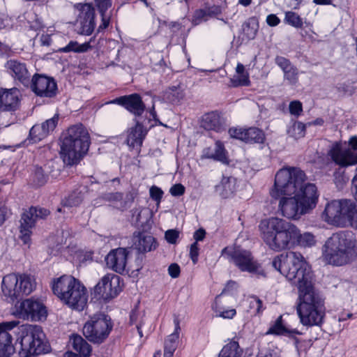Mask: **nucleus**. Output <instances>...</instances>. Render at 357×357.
I'll list each match as a JSON object with an SVG mask.
<instances>
[{"mask_svg": "<svg viewBox=\"0 0 357 357\" xmlns=\"http://www.w3.org/2000/svg\"><path fill=\"white\" fill-rule=\"evenodd\" d=\"M272 266L297 286L296 312L304 326H320L326 314L324 299L316 290L313 275L303 255L290 251L276 256Z\"/></svg>", "mask_w": 357, "mask_h": 357, "instance_id": "obj_1", "label": "nucleus"}, {"mask_svg": "<svg viewBox=\"0 0 357 357\" xmlns=\"http://www.w3.org/2000/svg\"><path fill=\"white\" fill-rule=\"evenodd\" d=\"M305 181V172L298 167H285L275 174L270 195L279 199L278 212L287 219L298 220L317 206V188Z\"/></svg>", "mask_w": 357, "mask_h": 357, "instance_id": "obj_2", "label": "nucleus"}, {"mask_svg": "<svg viewBox=\"0 0 357 357\" xmlns=\"http://www.w3.org/2000/svg\"><path fill=\"white\" fill-rule=\"evenodd\" d=\"M18 324L17 321L0 324V357H10L16 349H19L21 357L48 352L49 346L45 341V333L42 328L37 325L23 326L20 329V338L13 345L11 331Z\"/></svg>", "mask_w": 357, "mask_h": 357, "instance_id": "obj_3", "label": "nucleus"}, {"mask_svg": "<svg viewBox=\"0 0 357 357\" xmlns=\"http://www.w3.org/2000/svg\"><path fill=\"white\" fill-rule=\"evenodd\" d=\"M261 237L268 248L281 252L294 247L296 225L278 217L262 220L259 225Z\"/></svg>", "mask_w": 357, "mask_h": 357, "instance_id": "obj_4", "label": "nucleus"}, {"mask_svg": "<svg viewBox=\"0 0 357 357\" xmlns=\"http://www.w3.org/2000/svg\"><path fill=\"white\" fill-rule=\"evenodd\" d=\"M323 257L335 266L348 264L357 257V241L350 231L333 234L326 241Z\"/></svg>", "mask_w": 357, "mask_h": 357, "instance_id": "obj_5", "label": "nucleus"}, {"mask_svg": "<svg viewBox=\"0 0 357 357\" xmlns=\"http://www.w3.org/2000/svg\"><path fill=\"white\" fill-rule=\"evenodd\" d=\"M52 289L54 295L73 310L82 311L87 304L86 287L72 275H63L54 279Z\"/></svg>", "mask_w": 357, "mask_h": 357, "instance_id": "obj_6", "label": "nucleus"}, {"mask_svg": "<svg viewBox=\"0 0 357 357\" xmlns=\"http://www.w3.org/2000/svg\"><path fill=\"white\" fill-rule=\"evenodd\" d=\"M89 145V134L82 124L70 127L61 146V156L64 163L68 165L77 163L87 153Z\"/></svg>", "mask_w": 357, "mask_h": 357, "instance_id": "obj_7", "label": "nucleus"}, {"mask_svg": "<svg viewBox=\"0 0 357 357\" xmlns=\"http://www.w3.org/2000/svg\"><path fill=\"white\" fill-rule=\"evenodd\" d=\"M36 282L33 277L27 274L10 273L3 278L1 291L8 302L30 294L35 289Z\"/></svg>", "mask_w": 357, "mask_h": 357, "instance_id": "obj_8", "label": "nucleus"}, {"mask_svg": "<svg viewBox=\"0 0 357 357\" xmlns=\"http://www.w3.org/2000/svg\"><path fill=\"white\" fill-rule=\"evenodd\" d=\"M222 254L242 272L265 277L264 270L255 259L250 251L238 247L225 248L222 250Z\"/></svg>", "mask_w": 357, "mask_h": 357, "instance_id": "obj_9", "label": "nucleus"}, {"mask_svg": "<svg viewBox=\"0 0 357 357\" xmlns=\"http://www.w3.org/2000/svg\"><path fill=\"white\" fill-rule=\"evenodd\" d=\"M328 155L341 167L357 165V136L350 137L348 141L335 142L328 151Z\"/></svg>", "mask_w": 357, "mask_h": 357, "instance_id": "obj_10", "label": "nucleus"}, {"mask_svg": "<svg viewBox=\"0 0 357 357\" xmlns=\"http://www.w3.org/2000/svg\"><path fill=\"white\" fill-rule=\"evenodd\" d=\"M113 327L111 318L103 313L91 317L83 327V334L90 342L102 343L109 335Z\"/></svg>", "mask_w": 357, "mask_h": 357, "instance_id": "obj_11", "label": "nucleus"}, {"mask_svg": "<svg viewBox=\"0 0 357 357\" xmlns=\"http://www.w3.org/2000/svg\"><path fill=\"white\" fill-rule=\"evenodd\" d=\"M13 314L23 320L40 321L46 319L47 311L46 307L39 301L27 298L15 305Z\"/></svg>", "mask_w": 357, "mask_h": 357, "instance_id": "obj_12", "label": "nucleus"}, {"mask_svg": "<svg viewBox=\"0 0 357 357\" xmlns=\"http://www.w3.org/2000/svg\"><path fill=\"white\" fill-rule=\"evenodd\" d=\"M50 213V211L46 208L31 206L22 214L20 231V238L24 244L30 242L32 229L35 227L37 221L47 218Z\"/></svg>", "mask_w": 357, "mask_h": 357, "instance_id": "obj_13", "label": "nucleus"}, {"mask_svg": "<svg viewBox=\"0 0 357 357\" xmlns=\"http://www.w3.org/2000/svg\"><path fill=\"white\" fill-rule=\"evenodd\" d=\"M121 278L114 273L104 275L94 287V294L98 298L109 300L121 291Z\"/></svg>", "mask_w": 357, "mask_h": 357, "instance_id": "obj_14", "label": "nucleus"}, {"mask_svg": "<svg viewBox=\"0 0 357 357\" xmlns=\"http://www.w3.org/2000/svg\"><path fill=\"white\" fill-rule=\"evenodd\" d=\"M31 89L37 96L48 98L56 96L58 91L57 84L52 77L39 74L32 77Z\"/></svg>", "mask_w": 357, "mask_h": 357, "instance_id": "obj_15", "label": "nucleus"}, {"mask_svg": "<svg viewBox=\"0 0 357 357\" xmlns=\"http://www.w3.org/2000/svg\"><path fill=\"white\" fill-rule=\"evenodd\" d=\"M128 251L126 248H118L112 250L105 257L107 268L121 275L128 273Z\"/></svg>", "mask_w": 357, "mask_h": 357, "instance_id": "obj_16", "label": "nucleus"}, {"mask_svg": "<svg viewBox=\"0 0 357 357\" xmlns=\"http://www.w3.org/2000/svg\"><path fill=\"white\" fill-rule=\"evenodd\" d=\"M110 102L123 106L135 116H142L146 109L142 97L137 93L123 96L115 98Z\"/></svg>", "mask_w": 357, "mask_h": 357, "instance_id": "obj_17", "label": "nucleus"}, {"mask_svg": "<svg viewBox=\"0 0 357 357\" xmlns=\"http://www.w3.org/2000/svg\"><path fill=\"white\" fill-rule=\"evenodd\" d=\"M8 73L24 86L29 84L31 75L26 68V65L15 59H10L4 65Z\"/></svg>", "mask_w": 357, "mask_h": 357, "instance_id": "obj_18", "label": "nucleus"}, {"mask_svg": "<svg viewBox=\"0 0 357 357\" xmlns=\"http://www.w3.org/2000/svg\"><path fill=\"white\" fill-rule=\"evenodd\" d=\"M59 121V115L55 114L52 118L47 119L41 125H34L29 131V137L33 143H36L54 130Z\"/></svg>", "mask_w": 357, "mask_h": 357, "instance_id": "obj_19", "label": "nucleus"}, {"mask_svg": "<svg viewBox=\"0 0 357 357\" xmlns=\"http://www.w3.org/2000/svg\"><path fill=\"white\" fill-rule=\"evenodd\" d=\"M20 91L15 88L0 90V110L3 112L15 111L20 102Z\"/></svg>", "mask_w": 357, "mask_h": 357, "instance_id": "obj_20", "label": "nucleus"}, {"mask_svg": "<svg viewBox=\"0 0 357 357\" xmlns=\"http://www.w3.org/2000/svg\"><path fill=\"white\" fill-rule=\"evenodd\" d=\"M349 223L357 228V205L351 200H341L340 225Z\"/></svg>", "mask_w": 357, "mask_h": 357, "instance_id": "obj_21", "label": "nucleus"}, {"mask_svg": "<svg viewBox=\"0 0 357 357\" xmlns=\"http://www.w3.org/2000/svg\"><path fill=\"white\" fill-rule=\"evenodd\" d=\"M201 127L206 130L221 132L225 130V122L217 112H211L202 117Z\"/></svg>", "mask_w": 357, "mask_h": 357, "instance_id": "obj_22", "label": "nucleus"}, {"mask_svg": "<svg viewBox=\"0 0 357 357\" xmlns=\"http://www.w3.org/2000/svg\"><path fill=\"white\" fill-rule=\"evenodd\" d=\"M202 158L213 159L220 161L223 164H228L229 160L227 151L223 143L219 140L216 141L214 147H207L203 149Z\"/></svg>", "mask_w": 357, "mask_h": 357, "instance_id": "obj_23", "label": "nucleus"}, {"mask_svg": "<svg viewBox=\"0 0 357 357\" xmlns=\"http://www.w3.org/2000/svg\"><path fill=\"white\" fill-rule=\"evenodd\" d=\"M146 134V129L137 121L134 127L128 130L126 143L130 147L139 148Z\"/></svg>", "mask_w": 357, "mask_h": 357, "instance_id": "obj_24", "label": "nucleus"}, {"mask_svg": "<svg viewBox=\"0 0 357 357\" xmlns=\"http://www.w3.org/2000/svg\"><path fill=\"white\" fill-rule=\"evenodd\" d=\"M341 200H333L328 203L323 212V217L328 222L340 225Z\"/></svg>", "mask_w": 357, "mask_h": 357, "instance_id": "obj_25", "label": "nucleus"}, {"mask_svg": "<svg viewBox=\"0 0 357 357\" xmlns=\"http://www.w3.org/2000/svg\"><path fill=\"white\" fill-rule=\"evenodd\" d=\"M134 245L139 252H146L155 249L156 243L153 236L139 233L134 238Z\"/></svg>", "mask_w": 357, "mask_h": 357, "instance_id": "obj_26", "label": "nucleus"}, {"mask_svg": "<svg viewBox=\"0 0 357 357\" xmlns=\"http://www.w3.org/2000/svg\"><path fill=\"white\" fill-rule=\"evenodd\" d=\"M174 331L166 338L165 341L164 352L174 354L176 351L179 338V332L181 330L179 320L176 318L174 319Z\"/></svg>", "mask_w": 357, "mask_h": 357, "instance_id": "obj_27", "label": "nucleus"}, {"mask_svg": "<svg viewBox=\"0 0 357 357\" xmlns=\"http://www.w3.org/2000/svg\"><path fill=\"white\" fill-rule=\"evenodd\" d=\"M237 75H234L230 79L229 86L238 87L241 86H249L250 81L249 74L245 71V67L242 63H238L236 68Z\"/></svg>", "mask_w": 357, "mask_h": 357, "instance_id": "obj_28", "label": "nucleus"}, {"mask_svg": "<svg viewBox=\"0 0 357 357\" xmlns=\"http://www.w3.org/2000/svg\"><path fill=\"white\" fill-rule=\"evenodd\" d=\"M94 3L102 17V23L98 29V31L100 32L109 24L110 17L106 15V12L112 6V0H94Z\"/></svg>", "mask_w": 357, "mask_h": 357, "instance_id": "obj_29", "label": "nucleus"}, {"mask_svg": "<svg viewBox=\"0 0 357 357\" xmlns=\"http://www.w3.org/2000/svg\"><path fill=\"white\" fill-rule=\"evenodd\" d=\"M72 347L80 355L84 357L89 356L91 352V347L79 335H73L70 338Z\"/></svg>", "mask_w": 357, "mask_h": 357, "instance_id": "obj_30", "label": "nucleus"}, {"mask_svg": "<svg viewBox=\"0 0 357 357\" xmlns=\"http://www.w3.org/2000/svg\"><path fill=\"white\" fill-rule=\"evenodd\" d=\"M266 334H273L277 335H291L294 334L301 335V333L296 329L290 331L287 328L282 324V316H280L278 317L274 324L269 328L266 332Z\"/></svg>", "mask_w": 357, "mask_h": 357, "instance_id": "obj_31", "label": "nucleus"}, {"mask_svg": "<svg viewBox=\"0 0 357 357\" xmlns=\"http://www.w3.org/2000/svg\"><path fill=\"white\" fill-rule=\"evenodd\" d=\"M296 234L294 241V246L312 247L315 245V237L312 233L305 232L301 234V230L296 225Z\"/></svg>", "mask_w": 357, "mask_h": 357, "instance_id": "obj_32", "label": "nucleus"}, {"mask_svg": "<svg viewBox=\"0 0 357 357\" xmlns=\"http://www.w3.org/2000/svg\"><path fill=\"white\" fill-rule=\"evenodd\" d=\"M150 219V212L147 208H136L132 210V220L137 227L144 228Z\"/></svg>", "mask_w": 357, "mask_h": 357, "instance_id": "obj_33", "label": "nucleus"}, {"mask_svg": "<svg viewBox=\"0 0 357 357\" xmlns=\"http://www.w3.org/2000/svg\"><path fill=\"white\" fill-rule=\"evenodd\" d=\"M85 192V188H78L73 190L63 200V206L68 207L78 206L82 202Z\"/></svg>", "mask_w": 357, "mask_h": 357, "instance_id": "obj_34", "label": "nucleus"}, {"mask_svg": "<svg viewBox=\"0 0 357 357\" xmlns=\"http://www.w3.org/2000/svg\"><path fill=\"white\" fill-rule=\"evenodd\" d=\"M94 40L93 38H91L89 42L84 43L82 44H79L77 41L71 40L69 43L61 48L59 50L61 52H77V53H83L86 52L90 49H91V43Z\"/></svg>", "mask_w": 357, "mask_h": 357, "instance_id": "obj_35", "label": "nucleus"}, {"mask_svg": "<svg viewBox=\"0 0 357 357\" xmlns=\"http://www.w3.org/2000/svg\"><path fill=\"white\" fill-rule=\"evenodd\" d=\"M243 350L236 341L227 343L222 349L219 357H242Z\"/></svg>", "mask_w": 357, "mask_h": 357, "instance_id": "obj_36", "label": "nucleus"}, {"mask_svg": "<svg viewBox=\"0 0 357 357\" xmlns=\"http://www.w3.org/2000/svg\"><path fill=\"white\" fill-rule=\"evenodd\" d=\"M245 142L262 144L265 140L264 132L257 128L245 129Z\"/></svg>", "mask_w": 357, "mask_h": 357, "instance_id": "obj_37", "label": "nucleus"}, {"mask_svg": "<svg viewBox=\"0 0 357 357\" xmlns=\"http://www.w3.org/2000/svg\"><path fill=\"white\" fill-rule=\"evenodd\" d=\"M79 11L78 20H95V9L91 3H79L75 6Z\"/></svg>", "mask_w": 357, "mask_h": 357, "instance_id": "obj_38", "label": "nucleus"}, {"mask_svg": "<svg viewBox=\"0 0 357 357\" xmlns=\"http://www.w3.org/2000/svg\"><path fill=\"white\" fill-rule=\"evenodd\" d=\"M307 124H304L300 121H294L288 128V135L294 139H300L305 135V129Z\"/></svg>", "mask_w": 357, "mask_h": 357, "instance_id": "obj_39", "label": "nucleus"}, {"mask_svg": "<svg viewBox=\"0 0 357 357\" xmlns=\"http://www.w3.org/2000/svg\"><path fill=\"white\" fill-rule=\"evenodd\" d=\"M284 22L296 29H301L303 26V19L294 11L284 12Z\"/></svg>", "mask_w": 357, "mask_h": 357, "instance_id": "obj_40", "label": "nucleus"}, {"mask_svg": "<svg viewBox=\"0 0 357 357\" xmlns=\"http://www.w3.org/2000/svg\"><path fill=\"white\" fill-rule=\"evenodd\" d=\"M258 29V24L254 19H250L243 24V33L248 40L255 38Z\"/></svg>", "mask_w": 357, "mask_h": 357, "instance_id": "obj_41", "label": "nucleus"}, {"mask_svg": "<svg viewBox=\"0 0 357 357\" xmlns=\"http://www.w3.org/2000/svg\"><path fill=\"white\" fill-rule=\"evenodd\" d=\"M247 302L249 304L248 311L252 315L259 314L262 312V301L257 296H250Z\"/></svg>", "mask_w": 357, "mask_h": 357, "instance_id": "obj_42", "label": "nucleus"}, {"mask_svg": "<svg viewBox=\"0 0 357 357\" xmlns=\"http://www.w3.org/2000/svg\"><path fill=\"white\" fill-rule=\"evenodd\" d=\"M78 22L79 24L78 33L89 36L93 33L96 26L95 20L90 19L78 20Z\"/></svg>", "mask_w": 357, "mask_h": 357, "instance_id": "obj_43", "label": "nucleus"}, {"mask_svg": "<svg viewBox=\"0 0 357 357\" xmlns=\"http://www.w3.org/2000/svg\"><path fill=\"white\" fill-rule=\"evenodd\" d=\"M33 182L37 186H42L46 183L48 179L47 174L40 167H36L33 174Z\"/></svg>", "mask_w": 357, "mask_h": 357, "instance_id": "obj_44", "label": "nucleus"}, {"mask_svg": "<svg viewBox=\"0 0 357 357\" xmlns=\"http://www.w3.org/2000/svg\"><path fill=\"white\" fill-rule=\"evenodd\" d=\"M183 97V91L176 87L169 89L166 94V99L172 104H178Z\"/></svg>", "mask_w": 357, "mask_h": 357, "instance_id": "obj_45", "label": "nucleus"}, {"mask_svg": "<svg viewBox=\"0 0 357 357\" xmlns=\"http://www.w3.org/2000/svg\"><path fill=\"white\" fill-rule=\"evenodd\" d=\"M234 178L232 177L223 178L221 181V187L223 189L222 196L228 197L234 191Z\"/></svg>", "mask_w": 357, "mask_h": 357, "instance_id": "obj_46", "label": "nucleus"}, {"mask_svg": "<svg viewBox=\"0 0 357 357\" xmlns=\"http://www.w3.org/2000/svg\"><path fill=\"white\" fill-rule=\"evenodd\" d=\"M284 79L287 80L289 84L295 85L298 81V70L297 68L295 67L287 72L284 75Z\"/></svg>", "mask_w": 357, "mask_h": 357, "instance_id": "obj_47", "label": "nucleus"}, {"mask_svg": "<svg viewBox=\"0 0 357 357\" xmlns=\"http://www.w3.org/2000/svg\"><path fill=\"white\" fill-rule=\"evenodd\" d=\"M289 109L291 114L298 116L303 111L302 103L298 100L291 101L289 103Z\"/></svg>", "mask_w": 357, "mask_h": 357, "instance_id": "obj_48", "label": "nucleus"}, {"mask_svg": "<svg viewBox=\"0 0 357 357\" xmlns=\"http://www.w3.org/2000/svg\"><path fill=\"white\" fill-rule=\"evenodd\" d=\"M217 316L223 319H232L236 314V311L234 308L231 309H216Z\"/></svg>", "mask_w": 357, "mask_h": 357, "instance_id": "obj_49", "label": "nucleus"}, {"mask_svg": "<svg viewBox=\"0 0 357 357\" xmlns=\"http://www.w3.org/2000/svg\"><path fill=\"white\" fill-rule=\"evenodd\" d=\"M179 237V231L176 229H168L165 231V238L170 244H175Z\"/></svg>", "mask_w": 357, "mask_h": 357, "instance_id": "obj_50", "label": "nucleus"}, {"mask_svg": "<svg viewBox=\"0 0 357 357\" xmlns=\"http://www.w3.org/2000/svg\"><path fill=\"white\" fill-rule=\"evenodd\" d=\"M229 134L232 138L245 142V129L232 128L229 130Z\"/></svg>", "mask_w": 357, "mask_h": 357, "instance_id": "obj_51", "label": "nucleus"}, {"mask_svg": "<svg viewBox=\"0 0 357 357\" xmlns=\"http://www.w3.org/2000/svg\"><path fill=\"white\" fill-rule=\"evenodd\" d=\"M208 15V12L206 10L199 9L197 10L194 14L193 21L195 24H199L202 20H207V16Z\"/></svg>", "mask_w": 357, "mask_h": 357, "instance_id": "obj_52", "label": "nucleus"}, {"mask_svg": "<svg viewBox=\"0 0 357 357\" xmlns=\"http://www.w3.org/2000/svg\"><path fill=\"white\" fill-rule=\"evenodd\" d=\"M149 192L150 197H151L152 199L158 202H160L163 195V192L160 188L157 186H152L150 188Z\"/></svg>", "mask_w": 357, "mask_h": 357, "instance_id": "obj_53", "label": "nucleus"}, {"mask_svg": "<svg viewBox=\"0 0 357 357\" xmlns=\"http://www.w3.org/2000/svg\"><path fill=\"white\" fill-rule=\"evenodd\" d=\"M169 192L174 197L181 196L185 193V187L181 183L175 184L172 186Z\"/></svg>", "mask_w": 357, "mask_h": 357, "instance_id": "obj_54", "label": "nucleus"}, {"mask_svg": "<svg viewBox=\"0 0 357 357\" xmlns=\"http://www.w3.org/2000/svg\"><path fill=\"white\" fill-rule=\"evenodd\" d=\"M199 250V248L197 242H195L191 245L190 249V257L193 264H196L198 261Z\"/></svg>", "mask_w": 357, "mask_h": 357, "instance_id": "obj_55", "label": "nucleus"}, {"mask_svg": "<svg viewBox=\"0 0 357 357\" xmlns=\"http://www.w3.org/2000/svg\"><path fill=\"white\" fill-rule=\"evenodd\" d=\"M11 212L10 210L6 206H0V226L9 218Z\"/></svg>", "mask_w": 357, "mask_h": 357, "instance_id": "obj_56", "label": "nucleus"}, {"mask_svg": "<svg viewBox=\"0 0 357 357\" xmlns=\"http://www.w3.org/2000/svg\"><path fill=\"white\" fill-rule=\"evenodd\" d=\"M181 272L180 266L177 264H172L168 268V273L172 278L179 276Z\"/></svg>", "mask_w": 357, "mask_h": 357, "instance_id": "obj_57", "label": "nucleus"}, {"mask_svg": "<svg viewBox=\"0 0 357 357\" xmlns=\"http://www.w3.org/2000/svg\"><path fill=\"white\" fill-rule=\"evenodd\" d=\"M275 63L281 68H285L291 64V61L285 57L281 56H277L275 59Z\"/></svg>", "mask_w": 357, "mask_h": 357, "instance_id": "obj_58", "label": "nucleus"}, {"mask_svg": "<svg viewBox=\"0 0 357 357\" xmlns=\"http://www.w3.org/2000/svg\"><path fill=\"white\" fill-rule=\"evenodd\" d=\"M280 22V20L274 14H270L266 17V23L271 26H275Z\"/></svg>", "mask_w": 357, "mask_h": 357, "instance_id": "obj_59", "label": "nucleus"}, {"mask_svg": "<svg viewBox=\"0 0 357 357\" xmlns=\"http://www.w3.org/2000/svg\"><path fill=\"white\" fill-rule=\"evenodd\" d=\"M206 235V231L204 229H199L194 233V238L196 240L195 242L202 241Z\"/></svg>", "mask_w": 357, "mask_h": 357, "instance_id": "obj_60", "label": "nucleus"}, {"mask_svg": "<svg viewBox=\"0 0 357 357\" xmlns=\"http://www.w3.org/2000/svg\"><path fill=\"white\" fill-rule=\"evenodd\" d=\"M107 199L111 201H120L123 199V193L113 192L108 195Z\"/></svg>", "mask_w": 357, "mask_h": 357, "instance_id": "obj_61", "label": "nucleus"}, {"mask_svg": "<svg viewBox=\"0 0 357 357\" xmlns=\"http://www.w3.org/2000/svg\"><path fill=\"white\" fill-rule=\"evenodd\" d=\"M357 171V167H356ZM352 193L354 195V197L355 199L357 201V174L354 176V177L352 179Z\"/></svg>", "mask_w": 357, "mask_h": 357, "instance_id": "obj_62", "label": "nucleus"}, {"mask_svg": "<svg viewBox=\"0 0 357 357\" xmlns=\"http://www.w3.org/2000/svg\"><path fill=\"white\" fill-rule=\"evenodd\" d=\"M257 357H278V356L275 353H272L270 351H266L259 352Z\"/></svg>", "mask_w": 357, "mask_h": 357, "instance_id": "obj_63", "label": "nucleus"}, {"mask_svg": "<svg viewBox=\"0 0 357 357\" xmlns=\"http://www.w3.org/2000/svg\"><path fill=\"white\" fill-rule=\"evenodd\" d=\"M324 123V121L321 118H317L314 121L309 122L307 123V126H322Z\"/></svg>", "mask_w": 357, "mask_h": 357, "instance_id": "obj_64", "label": "nucleus"}]
</instances>
